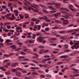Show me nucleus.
<instances>
[{
  "mask_svg": "<svg viewBox=\"0 0 79 79\" xmlns=\"http://www.w3.org/2000/svg\"><path fill=\"white\" fill-rule=\"evenodd\" d=\"M74 44V43L73 42V41H70V45H73Z\"/></svg>",
  "mask_w": 79,
  "mask_h": 79,
  "instance_id": "052dcab7",
  "label": "nucleus"
},
{
  "mask_svg": "<svg viewBox=\"0 0 79 79\" xmlns=\"http://www.w3.org/2000/svg\"><path fill=\"white\" fill-rule=\"evenodd\" d=\"M43 11L44 13H48V12L47 10L46 9H43Z\"/></svg>",
  "mask_w": 79,
  "mask_h": 79,
  "instance_id": "a211bd4d",
  "label": "nucleus"
},
{
  "mask_svg": "<svg viewBox=\"0 0 79 79\" xmlns=\"http://www.w3.org/2000/svg\"><path fill=\"white\" fill-rule=\"evenodd\" d=\"M79 74H74L73 75L74 77H77V76H79Z\"/></svg>",
  "mask_w": 79,
  "mask_h": 79,
  "instance_id": "6e6d98bb",
  "label": "nucleus"
},
{
  "mask_svg": "<svg viewBox=\"0 0 79 79\" xmlns=\"http://www.w3.org/2000/svg\"><path fill=\"white\" fill-rule=\"evenodd\" d=\"M46 21H47V22H50L51 21V20L50 19H45Z\"/></svg>",
  "mask_w": 79,
  "mask_h": 79,
  "instance_id": "de8ad7c7",
  "label": "nucleus"
},
{
  "mask_svg": "<svg viewBox=\"0 0 79 79\" xmlns=\"http://www.w3.org/2000/svg\"><path fill=\"white\" fill-rule=\"evenodd\" d=\"M19 58L21 59V58H24L25 57L24 56H19Z\"/></svg>",
  "mask_w": 79,
  "mask_h": 79,
  "instance_id": "72a5a7b5",
  "label": "nucleus"
},
{
  "mask_svg": "<svg viewBox=\"0 0 79 79\" xmlns=\"http://www.w3.org/2000/svg\"><path fill=\"white\" fill-rule=\"evenodd\" d=\"M28 42H29V43H34V41H33V42H32V41H31V40H28Z\"/></svg>",
  "mask_w": 79,
  "mask_h": 79,
  "instance_id": "2f4dec72",
  "label": "nucleus"
},
{
  "mask_svg": "<svg viewBox=\"0 0 79 79\" xmlns=\"http://www.w3.org/2000/svg\"><path fill=\"white\" fill-rule=\"evenodd\" d=\"M33 6L32 4H30V5L31 6L33 7V8H35L37 9V8H36V7H37L38 8H39V5L35 4V3H33Z\"/></svg>",
  "mask_w": 79,
  "mask_h": 79,
  "instance_id": "f03ea898",
  "label": "nucleus"
},
{
  "mask_svg": "<svg viewBox=\"0 0 79 79\" xmlns=\"http://www.w3.org/2000/svg\"><path fill=\"white\" fill-rule=\"evenodd\" d=\"M11 71L12 72H16V71H17L18 70H17L16 69H11Z\"/></svg>",
  "mask_w": 79,
  "mask_h": 79,
  "instance_id": "6ab92c4d",
  "label": "nucleus"
},
{
  "mask_svg": "<svg viewBox=\"0 0 79 79\" xmlns=\"http://www.w3.org/2000/svg\"><path fill=\"white\" fill-rule=\"evenodd\" d=\"M71 69H72V70H73V71H75V73H76V74H77V73H78V70H77V69H76L73 68H72Z\"/></svg>",
  "mask_w": 79,
  "mask_h": 79,
  "instance_id": "1a4fd4ad",
  "label": "nucleus"
},
{
  "mask_svg": "<svg viewBox=\"0 0 79 79\" xmlns=\"http://www.w3.org/2000/svg\"><path fill=\"white\" fill-rule=\"evenodd\" d=\"M69 6L70 7V8H73L74 7V6L71 4L69 5Z\"/></svg>",
  "mask_w": 79,
  "mask_h": 79,
  "instance_id": "a878e982",
  "label": "nucleus"
},
{
  "mask_svg": "<svg viewBox=\"0 0 79 79\" xmlns=\"http://www.w3.org/2000/svg\"><path fill=\"white\" fill-rule=\"evenodd\" d=\"M0 45L1 46V47H4L3 44L2 43L0 44Z\"/></svg>",
  "mask_w": 79,
  "mask_h": 79,
  "instance_id": "680f3d73",
  "label": "nucleus"
},
{
  "mask_svg": "<svg viewBox=\"0 0 79 79\" xmlns=\"http://www.w3.org/2000/svg\"><path fill=\"white\" fill-rule=\"evenodd\" d=\"M23 8L24 9H25V10H28V9L27 8V7L26 6H23Z\"/></svg>",
  "mask_w": 79,
  "mask_h": 79,
  "instance_id": "09e8293b",
  "label": "nucleus"
},
{
  "mask_svg": "<svg viewBox=\"0 0 79 79\" xmlns=\"http://www.w3.org/2000/svg\"><path fill=\"white\" fill-rule=\"evenodd\" d=\"M69 58V56L68 55L62 56H60V58Z\"/></svg>",
  "mask_w": 79,
  "mask_h": 79,
  "instance_id": "39448f33",
  "label": "nucleus"
},
{
  "mask_svg": "<svg viewBox=\"0 0 79 79\" xmlns=\"http://www.w3.org/2000/svg\"><path fill=\"white\" fill-rule=\"evenodd\" d=\"M70 52V50H67L64 51V52Z\"/></svg>",
  "mask_w": 79,
  "mask_h": 79,
  "instance_id": "603ef678",
  "label": "nucleus"
},
{
  "mask_svg": "<svg viewBox=\"0 0 79 79\" xmlns=\"http://www.w3.org/2000/svg\"><path fill=\"white\" fill-rule=\"evenodd\" d=\"M60 10H65V11H69V9H67L65 8H64V7H61V8H60Z\"/></svg>",
  "mask_w": 79,
  "mask_h": 79,
  "instance_id": "7ed1b4c3",
  "label": "nucleus"
},
{
  "mask_svg": "<svg viewBox=\"0 0 79 79\" xmlns=\"http://www.w3.org/2000/svg\"><path fill=\"white\" fill-rule=\"evenodd\" d=\"M60 38L61 39H63V40H66V37L65 36H61Z\"/></svg>",
  "mask_w": 79,
  "mask_h": 79,
  "instance_id": "ddd939ff",
  "label": "nucleus"
},
{
  "mask_svg": "<svg viewBox=\"0 0 79 79\" xmlns=\"http://www.w3.org/2000/svg\"><path fill=\"white\" fill-rule=\"evenodd\" d=\"M79 12H77V14H76V16H79Z\"/></svg>",
  "mask_w": 79,
  "mask_h": 79,
  "instance_id": "774afa93",
  "label": "nucleus"
},
{
  "mask_svg": "<svg viewBox=\"0 0 79 79\" xmlns=\"http://www.w3.org/2000/svg\"><path fill=\"white\" fill-rule=\"evenodd\" d=\"M74 26V24H71L68 26V27H71V26Z\"/></svg>",
  "mask_w": 79,
  "mask_h": 79,
  "instance_id": "bf43d9fd",
  "label": "nucleus"
},
{
  "mask_svg": "<svg viewBox=\"0 0 79 79\" xmlns=\"http://www.w3.org/2000/svg\"><path fill=\"white\" fill-rule=\"evenodd\" d=\"M56 14L57 15V16H60V15H61V13L60 12H57L56 13Z\"/></svg>",
  "mask_w": 79,
  "mask_h": 79,
  "instance_id": "79ce46f5",
  "label": "nucleus"
},
{
  "mask_svg": "<svg viewBox=\"0 0 79 79\" xmlns=\"http://www.w3.org/2000/svg\"><path fill=\"white\" fill-rule=\"evenodd\" d=\"M19 16H20L21 19H23V15H22V14H19Z\"/></svg>",
  "mask_w": 79,
  "mask_h": 79,
  "instance_id": "a19ab883",
  "label": "nucleus"
},
{
  "mask_svg": "<svg viewBox=\"0 0 79 79\" xmlns=\"http://www.w3.org/2000/svg\"><path fill=\"white\" fill-rule=\"evenodd\" d=\"M10 48H12V49H15L16 48V47L15 45H12L10 46Z\"/></svg>",
  "mask_w": 79,
  "mask_h": 79,
  "instance_id": "0eeeda50",
  "label": "nucleus"
},
{
  "mask_svg": "<svg viewBox=\"0 0 79 79\" xmlns=\"http://www.w3.org/2000/svg\"><path fill=\"white\" fill-rule=\"evenodd\" d=\"M15 73H16L15 76H19V74H21V73L19 72H16Z\"/></svg>",
  "mask_w": 79,
  "mask_h": 79,
  "instance_id": "9b49d317",
  "label": "nucleus"
},
{
  "mask_svg": "<svg viewBox=\"0 0 79 79\" xmlns=\"http://www.w3.org/2000/svg\"><path fill=\"white\" fill-rule=\"evenodd\" d=\"M14 11L15 13H18V10H14Z\"/></svg>",
  "mask_w": 79,
  "mask_h": 79,
  "instance_id": "7c9ffc66",
  "label": "nucleus"
},
{
  "mask_svg": "<svg viewBox=\"0 0 79 79\" xmlns=\"http://www.w3.org/2000/svg\"><path fill=\"white\" fill-rule=\"evenodd\" d=\"M74 31L73 30H71L68 31H67V33H72V32H73Z\"/></svg>",
  "mask_w": 79,
  "mask_h": 79,
  "instance_id": "dca6fc26",
  "label": "nucleus"
},
{
  "mask_svg": "<svg viewBox=\"0 0 79 79\" xmlns=\"http://www.w3.org/2000/svg\"><path fill=\"white\" fill-rule=\"evenodd\" d=\"M28 35L29 36L28 38H31V33H28Z\"/></svg>",
  "mask_w": 79,
  "mask_h": 79,
  "instance_id": "cd10ccee",
  "label": "nucleus"
},
{
  "mask_svg": "<svg viewBox=\"0 0 79 79\" xmlns=\"http://www.w3.org/2000/svg\"><path fill=\"white\" fill-rule=\"evenodd\" d=\"M62 17H64V18H65V19H68L69 17H67V16H62Z\"/></svg>",
  "mask_w": 79,
  "mask_h": 79,
  "instance_id": "f704fd0d",
  "label": "nucleus"
},
{
  "mask_svg": "<svg viewBox=\"0 0 79 79\" xmlns=\"http://www.w3.org/2000/svg\"><path fill=\"white\" fill-rule=\"evenodd\" d=\"M46 42H47V41H46V40H44L42 42L43 44H45V43Z\"/></svg>",
  "mask_w": 79,
  "mask_h": 79,
  "instance_id": "69168bd1",
  "label": "nucleus"
},
{
  "mask_svg": "<svg viewBox=\"0 0 79 79\" xmlns=\"http://www.w3.org/2000/svg\"><path fill=\"white\" fill-rule=\"evenodd\" d=\"M32 62L35 63H38V62H37L35 60H32Z\"/></svg>",
  "mask_w": 79,
  "mask_h": 79,
  "instance_id": "338daca9",
  "label": "nucleus"
},
{
  "mask_svg": "<svg viewBox=\"0 0 79 79\" xmlns=\"http://www.w3.org/2000/svg\"><path fill=\"white\" fill-rule=\"evenodd\" d=\"M59 33L61 34H64V33H65V31H60Z\"/></svg>",
  "mask_w": 79,
  "mask_h": 79,
  "instance_id": "412c9836",
  "label": "nucleus"
},
{
  "mask_svg": "<svg viewBox=\"0 0 79 79\" xmlns=\"http://www.w3.org/2000/svg\"><path fill=\"white\" fill-rule=\"evenodd\" d=\"M47 16L45 15H44L43 16V19H47Z\"/></svg>",
  "mask_w": 79,
  "mask_h": 79,
  "instance_id": "864d4df0",
  "label": "nucleus"
},
{
  "mask_svg": "<svg viewBox=\"0 0 79 79\" xmlns=\"http://www.w3.org/2000/svg\"><path fill=\"white\" fill-rule=\"evenodd\" d=\"M52 33L53 35H56V32H55V31L54 30H53L52 31Z\"/></svg>",
  "mask_w": 79,
  "mask_h": 79,
  "instance_id": "f8f14e48",
  "label": "nucleus"
},
{
  "mask_svg": "<svg viewBox=\"0 0 79 79\" xmlns=\"http://www.w3.org/2000/svg\"><path fill=\"white\" fill-rule=\"evenodd\" d=\"M20 54L23 55H26V53L24 52H20Z\"/></svg>",
  "mask_w": 79,
  "mask_h": 79,
  "instance_id": "aec40b11",
  "label": "nucleus"
},
{
  "mask_svg": "<svg viewBox=\"0 0 79 79\" xmlns=\"http://www.w3.org/2000/svg\"><path fill=\"white\" fill-rule=\"evenodd\" d=\"M55 5H57V6H61V4L56 3L55 4Z\"/></svg>",
  "mask_w": 79,
  "mask_h": 79,
  "instance_id": "8fccbe9b",
  "label": "nucleus"
},
{
  "mask_svg": "<svg viewBox=\"0 0 79 79\" xmlns=\"http://www.w3.org/2000/svg\"><path fill=\"white\" fill-rule=\"evenodd\" d=\"M18 63H15L14 64H12L11 66V67H16V65H18Z\"/></svg>",
  "mask_w": 79,
  "mask_h": 79,
  "instance_id": "9d476101",
  "label": "nucleus"
},
{
  "mask_svg": "<svg viewBox=\"0 0 79 79\" xmlns=\"http://www.w3.org/2000/svg\"><path fill=\"white\" fill-rule=\"evenodd\" d=\"M51 58H48L46 59L45 60L46 61H50V60H51Z\"/></svg>",
  "mask_w": 79,
  "mask_h": 79,
  "instance_id": "49530a36",
  "label": "nucleus"
},
{
  "mask_svg": "<svg viewBox=\"0 0 79 79\" xmlns=\"http://www.w3.org/2000/svg\"><path fill=\"white\" fill-rule=\"evenodd\" d=\"M49 52V50H45L44 51V53H47V52Z\"/></svg>",
  "mask_w": 79,
  "mask_h": 79,
  "instance_id": "37998d69",
  "label": "nucleus"
},
{
  "mask_svg": "<svg viewBox=\"0 0 79 79\" xmlns=\"http://www.w3.org/2000/svg\"><path fill=\"white\" fill-rule=\"evenodd\" d=\"M10 11L12 12L13 11V7H10Z\"/></svg>",
  "mask_w": 79,
  "mask_h": 79,
  "instance_id": "13d9d810",
  "label": "nucleus"
},
{
  "mask_svg": "<svg viewBox=\"0 0 79 79\" xmlns=\"http://www.w3.org/2000/svg\"><path fill=\"white\" fill-rule=\"evenodd\" d=\"M2 8H3V9H6V6H5L3 5L2 6Z\"/></svg>",
  "mask_w": 79,
  "mask_h": 79,
  "instance_id": "4d7b16f0",
  "label": "nucleus"
},
{
  "mask_svg": "<svg viewBox=\"0 0 79 79\" xmlns=\"http://www.w3.org/2000/svg\"><path fill=\"white\" fill-rule=\"evenodd\" d=\"M46 5H53V3H46Z\"/></svg>",
  "mask_w": 79,
  "mask_h": 79,
  "instance_id": "c756f323",
  "label": "nucleus"
},
{
  "mask_svg": "<svg viewBox=\"0 0 79 79\" xmlns=\"http://www.w3.org/2000/svg\"><path fill=\"white\" fill-rule=\"evenodd\" d=\"M55 12H56V11H50V13H55Z\"/></svg>",
  "mask_w": 79,
  "mask_h": 79,
  "instance_id": "0e129e2a",
  "label": "nucleus"
},
{
  "mask_svg": "<svg viewBox=\"0 0 79 79\" xmlns=\"http://www.w3.org/2000/svg\"><path fill=\"white\" fill-rule=\"evenodd\" d=\"M11 13H9L6 15L5 16H6L8 17V16H11Z\"/></svg>",
  "mask_w": 79,
  "mask_h": 79,
  "instance_id": "393cba45",
  "label": "nucleus"
},
{
  "mask_svg": "<svg viewBox=\"0 0 79 79\" xmlns=\"http://www.w3.org/2000/svg\"><path fill=\"white\" fill-rule=\"evenodd\" d=\"M25 16L27 18H29V15L27 14H25Z\"/></svg>",
  "mask_w": 79,
  "mask_h": 79,
  "instance_id": "473e14b6",
  "label": "nucleus"
},
{
  "mask_svg": "<svg viewBox=\"0 0 79 79\" xmlns=\"http://www.w3.org/2000/svg\"><path fill=\"white\" fill-rule=\"evenodd\" d=\"M49 29H50L48 27H46L45 29V31H48V30H49Z\"/></svg>",
  "mask_w": 79,
  "mask_h": 79,
  "instance_id": "c03bdc74",
  "label": "nucleus"
},
{
  "mask_svg": "<svg viewBox=\"0 0 79 79\" xmlns=\"http://www.w3.org/2000/svg\"><path fill=\"white\" fill-rule=\"evenodd\" d=\"M31 69H39V67H31Z\"/></svg>",
  "mask_w": 79,
  "mask_h": 79,
  "instance_id": "f3484780",
  "label": "nucleus"
},
{
  "mask_svg": "<svg viewBox=\"0 0 79 79\" xmlns=\"http://www.w3.org/2000/svg\"><path fill=\"white\" fill-rule=\"evenodd\" d=\"M44 58H50V57L49 56L46 55L44 56Z\"/></svg>",
  "mask_w": 79,
  "mask_h": 79,
  "instance_id": "ea45409f",
  "label": "nucleus"
},
{
  "mask_svg": "<svg viewBox=\"0 0 79 79\" xmlns=\"http://www.w3.org/2000/svg\"><path fill=\"white\" fill-rule=\"evenodd\" d=\"M23 27L24 28H26V25L24 23L23 24Z\"/></svg>",
  "mask_w": 79,
  "mask_h": 79,
  "instance_id": "c9c22d12",
  "label": "nucleus"
},
{
  "mask_svg": "<svg viewBox=\"0 0 79 79\" xmlns=\"http://www.w3.org/2000/svg\"><path fill=\"white\" fill-rule=\"evenodd\" d=\"M49 8L52 10H55V9L53 8V6H49Z\"/></svg>",
  "mask_w": 79,
  "mask_h": 79,
  "instance_id": "2eb2a0df",
  "label": "nucleus"
},
{
  "mask_svg": "<svg viewBox=\"0 0 79 79\" xmlns=\"http://www.w3.org/2000/svg\"><path fill=\"white\" fill-rule=\"evenodd\" d=\"M69 8L72 11H73V12H76V10H75L74 9L72 8Z\"/></svg>",
  "mask_w": 79,
  "mask_h": 79,
  "instance_id": "6e6552de",
  "label": "nucleus"
},
{
  "mask_svg": "<svg viewBox=\"0 0 79 79\" xmlns=\"http://www.w3.org/2000/svg\"><path fill=\"white\" fill-rule=\"evenodd\" d=\"M63 62H59L58 63H57V64L59 65V64H63Z\"/></svg>",
  "mask_w": 79,
  "mask_h": 79,
  "instance_id": "58836bf2",
  "label": "nucleus"
},
{
  "mask_svg": "<svg viewBox=\"0 0 79 79\" xmlns=\"http://www.w3.org/2000/svg\"><path fill=\"white\" fill-rule=\"evenodd\" d=\"M40 27H41V26H40V25L38 26V30H40Z\"/></svg>",
  "mask_w": 79,
  "mask_h": 79,
  "instance_id": "e2e57ef3",
  "label": "nucleus"
},
{
  "mask_svg": "<svg viewBox=\"0 0 79 79\" xmlns=\"http://www.w3.org/2000/svg\"><path fill=\"white\" fill-rule=\"evenodd\" d=\"M31 74H33V75L34 74H35V75H38V74L36 72H33L31 73Z\"/></svg>",
  "mask_w": 79,
  "mask_h": 79,
  "instance_id": "4be33fe9",
  "label": "nucleus"
},
{
  "mask_svg": "<svg viewBox=\"0 0 79 79\" xmlns=\"http://www.w3.org/2000/svg\"><path fill=\"white\" fill-rule=\"evenodd\" d=\"M37 40L39 42L42 43L43 42V40H44V39L43 37L42 36H39L37 38Z\"/></svg>",
  "mask_w": 79,
  "mask_h": 79,
  "instance_id": "f257e3e1",
  "label": "nucleus"
},
{
  "mask_svg": "<svg viewBox=\"0 0 79 79\" xmlns=\"http://www.w3.org/2000/svg\"><path fill=\"white\" fill-rule=\"evenodd\" d=\"M11 42V40H6V42L7 43H8V42Z\"/></svg>",
  "mask_w": 79,
  "mask_h": 79,
  "instance_id": "a18cd8bd",
  "label": "nucleus"
},
{
  "mask_svg": "<svg viewBox=\"0 0 79 79\" xmlns=\"http://www.w3.org/2000/svg\"><path fill=\"white\" fill-rule=\"evenodd\" d=\"M74 5H75V6L77 7V8H79V6L78 5H77V4H75Z\"/></svg>",
  "mask_w": 79,
  "mask_h": 79,
  "instance_id": "5fc2aeb1",
  "label": "nucleus"
},
{
  "mask_svg": "<svg viewBox=\"0 0 79 79\" xmlns=\"http://www.w3.org/2000/svg\"><path fill=\"white\" fill-rule=\"evenodd\" d=\"M0 28L1 29H2L3 31H5V28H6V27H0Z\"/></svg>",
  "mask_w": 79,
  "mask_h": 79,
  "instance_id": "bb28decb",
  "label": "nucleus"
},
{
  "mask_svg": "<svg viewBox=\"0 0 79 79\" xmlns=\"http://www.w3.org/2000/svg\"><path fill=\"white\" fill-rule=\"evenodd\" d=\"M34 55H35V56H33L32 57V58L33 59H35V58H37L38 57H39V56L37 55V54L36 53H34Z\"/></svg>",
  "mask_w": 79,
  "mask_h": 79,
  "instance_id": "423d86ee",
  "label": "nucleus"
},
{
  "mask_svg": "<svg viewBox=\"0 0 79 79\" xmlns=\"http://www.w3.org/2000/svg\"><path fill=\"white\" fill-rule=\"evenodd\" d=\"M63 24L64 25H66V24H69V23L68 22V20H65L63 21Z\"/></svg>",
  "mask_w": 79,
  "mask_h": 79,
  "instance_id": "20e7f679",
  "label": "nucleus"
},
{
  "mask_svg": "<svg viewBox=\"0 0 79 79\" xmlns=\"http://www.w3.org/2000/svg\"><path fill=\"white\" fill-rule=\"evenodd\" d=\"M57 28H58V27L56 26L54 27H52V29H57Z\"/></svg>",
  "mask_w": 79,
  "mask_h": 79,
  "instance_id": "3c124183",
  "label": "nucleus"
},
{
  "mask_svg": "<svg viewBox=\"0 0 79 79\" xmlns=\"http://www.w3.org/2000/svg\"><path fill=\"white\" fill-rule=\"evenodd\" d=\"M64 47L65 48H68V44H65L64 45Z\"/></svg>",
  "mask_w": 79,
  "mask_h": 79,
  "instance_id": "b1692460",
  "label": "nucleus"
},
{
  "mask_svg": "<svg viewBox=\"0 0 79 79\" xmlns=\"http://www.w3.org/2000/svg\"><path fill=\"white\" fill-rule=\"evenodd\" d=\"M39 48H44V47L42 46H39Z\"/></svg>",
  "mask_w": 79,
  "mask_h": 79,
  "instance_id": "4c0bfd02",
  "label": "nucleus"
},
{
  "mask_svg": "<svg viewBox=\"0 0 79 79\" xmlns=\"http://www.w3.org/2000/svg\"><path fill=\"white\" fill-rule=\"evenodd\" d=\"M2 71H6V69H5V68L2 67H0V69H2Z\"/></svg>",
  "mask_w": 79,
  "mask_h": 79,
  "instance_id": "5701e85b",
  "label": "nucleus"
},
{
  "mask_svg": "<svg viewBox=\"0 0 79 79\" xmlns=\"http://www.w3.org/2000/svg\"><path fill=\"white\" fill-rule=\"evenodd\" d=\"M53 16H55V17H56L58 16V15H57V14H53L52 15Z\"/></svg>",
  "mask_w": 79,
  "mask_h": 79,
  "instance_id": "e433bc0d",
  "label": "nucleus"
},
{
  "mask_svg": "<svg viewBox=\"0 0 79 79\" xmlns=\"http://www.w3.org/2000/svg\"><path fill=\"white\" fill-rule=\"evenodd\" d=\"M40 77L41 78H44V77H45V76L44 75H40Z\"/></svg>",
  "mask_w": 79,
  "mask_h": 79,
  "instance_id": "c85d7f7f",
  "label": "nucleus"
},
{
  "mask_svg": "<svg viewBox=\"0 0 79 79\" xmlns=\"http://www.w3.org/2000/svg\"><path fill=\"white\" fill-rule=\"evenodd\" d=\"M55 22L56 23H59V24H61V22L58 20H56L55 21Z\"/></svg>",
  "mask_w": 79,
  "mask_h": 79,
  "instance_id": "4468645a",
  "label": "nucleus"
}]
</instances>
